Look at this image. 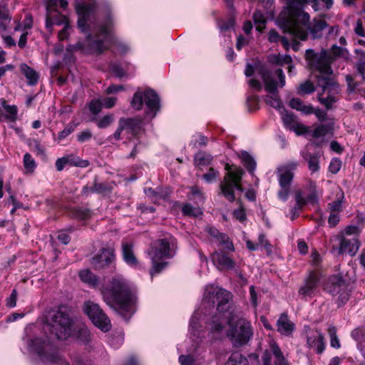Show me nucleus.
<instances>
[{
	"label": "nucleus",
	"instance_id": "obj_56",
	"mask_svg": "<svg viewBox=\"0 0 365 365\" xmlns=\"http://www.w3.org/2000/svg\"><path fill=\"white\" fill-rule=\"evenodd\" d=\"M341 167V162L338 158H334L331 160L329 166V171L333 174H336Z\"/></svg>",
	"mask_w": 365,
	"mask_h": 365
},
{
	"label": "nucleus",
	"instance_id": "obj_28",
	"mask_svg": "<svg viewBox=\"0 0 365 365\" xmlns=\"http://www.w3.org/2000/svg\"><path fill=\"white\" fill-rule=\"evenodd\" d=\"M272 245L269 243L264 234H260L257 241L255 243H252V251L264 248L268 256L272 254Z\"/></svg>",
	"mask_w": 365,
	"mask_h": 365
},
{
	"label": "nucleus",
	"instance_id": "obj_4",
	"mask_svg": "<svg viewBox=\"0 0 365 365\" xmlns=\"http://www.w3.org/2000/svg\"><path fill=\"white\" fill-rule=\"evenodd\" d=\"M113 21L108 15L103 22L99 24L87 38L88 45L92 53L101 54L113 46H116L118 51L125 53L128 51L127 45L119 42L113 34Z\"/></svg>",
	"mask_w": 365,
	"mask_h": 365
},
{
	"label": "nucleus",
	"instance_id": "obj_39",
	"mask_svg": "<svg viewBox=\"0 0 365 365\" xmlns=\"http://www.w3.org/2000/svg\"><path fill=\"white\" fill-rule=\"evenodd\" d=\"M81 279L91 286L95 287L98 283V278L88 269H84L79 272Z\"/></svg>",
	"mask_w": 365,
	"mask_h": 365
},
{
	"label": "nucleus",
	"instance_id": "obj_12",
	"mask_svg": "<svg viewBox=\"0 0 365 365\" xmlns=\"http://www.w3.org/2000/svg\"><path fill=\"white\" fill-rule=\"evenodd\" d=\"M330 251L336 255L349 253L354 255L359 248V242L356 236L344 237L343 235H335L330 238Z\"/></svg>",
	"mask_w": 365,
	"mask_h": 365
},
{
	"label": "nucleus",
	"instance_id": "obj_38",
	"mask_svg": "<svg viewBox=\"0 0 365 365\" xmlns=\"http://www.w3.org/2000/svg\"><path fill=\"white\" fill-rule=\"evenodd\" d=\"M212 157L205 152H198L194 158L195 164L197 166H207L210 164Z\"/></svg>",
	"mask_w": 365,
	"mask_h": 365
},
{
	"label": "nucleus",
	"instance_id": "obj_42",
	"mask_svg": "<svg viewBox=\"0 0 365 365\" xmlns=\"http://www.w3.org/2000/svg\"><path fill=\"white\" fill-rule=\"evenodd\" d=\"M252 20L256 24V30L262 32L265 29V24L267 22L266 18L259 11H255L252 16Z\"/></svg>",
	"mask_w": 365,
	"mask_h": 365
},
{
	"label": "nucleus",
	"instance_id": "obj_53",
	"mask_svg": "<svg viewBox=\"0 0 365 365\" xmlns=\"http://www.w3.org/2000/svg\"><path fill=\"white\" fill-rule=\"evenodd\" d=\"M266 101L273 108H281L282 107V102L277 94H273V96H268L267 97Z\"/></svg>",
	"mask_w": 365,
	"mask_h": 365
},
{
	"label": "nucleus",
	"instance_id": "obj_9",
	"mask_svg": "<svg viewBox=\"0 0 365 365\" xmlns=\"http://www.w3.org/2000/svg\"><path fill=\"white\" fill-rule=\"evenodd\" d=\"M297 165L298 163L297 162H290L277 168L276 173L280 186L277 196L284 202L287 200L289 195L291 185L294 176V170Z\"/></svg>",
	"mask_w": 365,
	"mask_h": 365
},
{
	"label": "nucleus",
	"instance_id": "obj_62",
	"mask_svg": "<svg viewBox=\"0 0 365 365\" xmlns=\"http://www.w3.org/2000/svg\"><path fill=\"white\" fill-rule=\"evenodd\" d=\"M91 137H92L91 132L88 130H83L78 134L77 140L80 143H83L85 141L90 140L91 138Z\"/></svg>",
	"mask_w": 365,
	"mask_h": 365
},
{
	"label": "nucleus",
	"instance_id": "obj_32",
	"mask_svg": "<svg viewBox=\"0 0 365 365\" xmlns=\"http://www.w3.org/2000/svg\"><path fill=\"white\" fill-rule=\"evenodd\" d=\"M304 159L307 162L309 169L312 172H317L319 170V155L306 153L303 154Z\"/></svg>",
	"mask_w": 365,
	"mask_h": 365
},
{
	"label": "nucleus",
	"instance_id": "obj_43",
	"mask_svg": "<svg viewBox=\"0 0 365 365\" xmlns=\"http://www.w3.org/2000/svg\"><path fill=\"white\" fill-rule=\"evenodd\" d=\"M182 212L184 215L190 217H198L202 214V212L199 207H193L190 203L183 205L182 207Z\"/></svg>",
	"mask_w": 365,
	"mask_h": 365
},
{
	"label": "nucleus",
	"instance_id": "obj_22",
	"mask_svg": "<svg viewBox=\"0 0 365 365\" xmlns=\"http://www.w3.org/2000/svg\"><path fill=\"white\" fill-rule=\"evenodd\" d=\"M123 121V129L132 136H136L142 130L143 120L136 118H120L118 122Z\"/></svg>",
	"mask_w": 365,
	"mask_h": 365
},
{
	"label": "nucleus",
	"instance_id": "obj_40",
	"mask_svg": "<svg viewBox=\"0 0 365 365\" xmlns=\"http://www.w3.org/2000/svg\"><path fill=\"white\" fill-rule=\"evenodd\" d=\"M324 93V91H323ZM325 92H328V96L326 98L322 97V94H319L318 100L319 101L324 105L327 109H331L334 103L336 101V98L334 97V94L338 93L339 92V87L338 86V91L336 93L329 92L328 91H325Z\"/></svg>",
	"mask_w": 365,
	"mask_h": 365
},
{
	"label": "nucleus",
	"instance_id": "obj_21",
	"mask_svg": "<svg viewBox=\"0 0 365 365\" xmlns=\"http://www.w3.org/2000/svg\"><path fill=\"white\" fill-rule=\"evenodd\" d=\"M354 68L356 70L357 74L360 75L361 80L356 81L354 76L346 75V81L348 86V91L350 93L354 92L357 87L365 82V66L358 60L354 63Z\"/></svg>",
	"mask_w": 365,
	"mask_h": 365
},
{
	"label": "nucleus",
	"instance_id": "obj_14",
	"mask_svg": "<svg viewBox=\"0 0 365 365\" xmlns=\"http://www.w3.org/2000/svg\"><path fill=\"white\" fill-rule=\"evenodd\" d=\"M176 240L172 237L156 240L152 245L148 255L151 259L171 258L175 255Z\"/></svg>",
	"mask_w": 365,
	"mask_h": 365
},
{
	"label": "nucleus",
	"instance_id": "obj_41",
	"mask_svg": "<svg viewBox=\"0 0 365 365\" xmlns=\"http://www.w3.org/2000/svg\"><path fill=\"white\" fill-rule=\"evenodd\" d=\"M27 145L31 151L36 153L37 155L45 156V148L36 139H29Z\"/></svg>",
	"mask_w": 365,
	"mask_h": 365
},
{
	"label": "nucleus",
	"instance_id": "obj_55",
	"mask_svg": "<svg viewBox=\"0 0 365 365\" xmlns=\"http://www.w3.org/2000/svg\"><path fill=\"white\" fill-rule=\"evenodd\" d=\"M309 185H310V187L312 189V192L307 196V203L309 202V203H312L314 205L315 203H317V202H318V197H317L316 190H315L316 184L314 182H310Z\"/></svg>",
	"mask_w": 365,
	"mask_h": 365
},
{
	"label": "nucleus",
	"instance_id": "obj_17",
	"mask_svg": "<svg viewBox=\"0 0 365 365\" xmlns=\"http://www.w3.org/2000/svg\"><path fill=\"white\" fill-rule=\"evenodd\" d=\"M299 24V28L302 31L306 32L307 37L308 32L312 35V38H320L323 36V31L328 26L327 21L323 19L314 18L312 22L309 21L306 24ZM307 38L305 39L307 40Z\"/></svg>",
	"mask_w": 365,
	"mask_h": 365
},
{
	"label": "nucleus",
	"instance_id": "obj_5",
	"mask_svg": "<svg viewBox=\"0 0 365 365\" xmlns=\"http://www.w3.org/2000/svg\"><path fill=\"white\" fill-rule=\"evenodd\" d=\"M33 349L41 361L56 365H88V360L78 353L72 355L69 361L65 359L48 341L36 338L31 341Z\"/></svg>",
	"mask_w": 365,
	"mask_h": 365
},
{
	"label": "nucleus",
	"instance_id": "obj_48",
	"mask_svg": "<svg viewBox=\"0 0 365 365\" xmlns=\"http://www.w3.org/2000/svg\"><path fill=\"white\" fill-rule=\"evenodd\" d=\"M114 120V116L112 114L106 115L98 120H97L96 124L98 128H106L108 127Z\"/></svg>",
	"mask_w": 365,
	"mask_h": 365
},
{
	"label": "nucleus",
	"instance_id": "obj_16",
	"mask_svg": "<svg viewBox=\"0 0 365 365\" xmlns=\"http://www.w3.org/2000/svg\"><path fill=\"white\" fill-rule=\"evenodd\" d=\"M231 297L230 292L214 287L212 285H208L206 287L205 293V300L212 302V304L217 303V311L222 312V306L226 304Z\"/></svg>",
	"mask_w": 365,
	"mask_h": 365
},
{
	"label": "nucleus",
	"instance_id": "obj_18",
	"mask_svg": "<svg viewBox=\"0 0 365 365\" xmlns=\"http://www.w3.org/2000/svg\"><path fill=\"white\" fill-rule=\"evenodd\" d=\"M320 280L319 273L317 271L309 272L305 279L304 285L299 289V294L303 297H312Z\"/></svg>",
	"mask_w": 365,
	"mask_h": 365
},
{
	"label": "nucleus",
	"instance_id": "obj_34",
	"mask_svg": "<svg viewBox=\"0 0 365 365\" xmlns=\"http://www.w3.org/2000/svg\"><path fill=\"white\" fill-rule=\"evenodd\" d=\"M23 165L25 169V173L31 174L37 167L34 158L29 153L24 154L23 158Z\"/></svg>",
	"mask_w": 365,
	"mask_h": 365
},
{
	"label": "nucleus",
	"instance_id": "obj_60",
	"mask_svg": "<svg viewBox=\"0 0 365 365\" xmlns=\"http://www.w3.org/2000/svg\"><path fill=\"white\" fill-rule=\"evenodd\" d=\"M195 139L192 141L195 147L205 146L207 145V138L200 134L194 136Z\"/></svg>",
	"mask_w": 365,
	"mask_h": 365
},
{
	"label": "nucleus",
	"instance_id": "obj_57",
	"mask_svg": "<svg viewBox=\"0 0 365 365\" xmlns=\"http://www.w3.org/2000/svg\"><path fill=\"white\" fill-rule=\"evenodd\" d=\"M282 120L286 126H288L289 128L295 123V117L289 114L287 111L284 110V113L282 114Z\"/></svg>",
	"mask_w": 365,
	"mask_h": 365
},
{
	"label": "nucleus",
	"instance_id": "obj_24",
	"mask_svg": "<svg viewBox=\"0 0 365 365\" xmlns=\"http://www.w3.org/2000/svg\"><path fill=\"white\" fill-rule=\"evenodd\" d=\"M213 263L220 270L231 269L234 267V261L223 252H215L212 255Z\"/></svg>",
	"mask_w": 365,
	"mask_h": 365
},
{
	"label": "nucleus",
	"instance_id": "obj_13",
	"mask_svg": "<svg viewBox=\"0 0 365 365\" xmlns=\"http://www.w3.org/2000/svg\"><path fill=\"white\" fill-rule=\"evenodd\" d=\"M83 311L93 324L101 331L106 332L111 329V323L108 316L98 304L87 301L83 304Z\"/></svg>",
	"mask_w": 365,
	"mask_h": 365
},
{
	"label": "nucleus",
	"instance_id": "obj_11",
	"mask_svg": "<svg viewBox=\"0 0 365 365\" xmlns=\"http://www.w3.org/2000/svg\"><path fill=\"white\" fill-rule=\"evenodd\" d=\"M143 99L148 110V114H151V117L154 118L160 108L158 95L152 89L146 90L143 94L140 91L135 92L131 101V106L137 110H140Z\"/></svg>",
	"mask_w": 365,
	"mask_h": 365
},
{
	"label": "nucleus",
	"instance_id": "obj_61",
	"mask_svg": "<svg viewBox=\"0 0 365 365\" xmlns=\"http://www.w3.org/2000/svg\"><path fill=\"white\" fill-rule=\"evenodd\" d=\"M192 195L197 197L199 202H204V196L203 193L200 190V189L197 186H192L190 188Z\"/></svg>",
	"mask_w": 365,
	"mask_h": 365
},
{
	"label": "nucleus",
	"instance_id": "obj_52",
	"mask_svg": "<svg viewBox=\"0 0 365 365\" xmlns=\"http://www.w3.org/2000/svg\"><path fill=\"white\" fill-rule=\"evenodd\" d=\"M59 5L61 8L66 9L68 3L66 0H48L46 3V8L48 11H52L54 6Z\"/></svg>",
	"mask_w": 365,
	"mask_h": 365
},
{
	"label": "nucleus",
	"instance_id": "obj_51",
	"mask_svg": "<svg viewBox=\"0 0 365 365\" xmlns=\"http://www.w3.org/2000/svg\"><path fill=\"white\" fill-rule=\"evenodd\" d=\"M217 25L220 31L223 32L232 29L235 25V21L232 18L229 19L227 21L220 20L217 22Z\"/></svg>",
	"mask_w": 365,
	"mask_h": 365
},
{
	"label": "nucleus",
	"instance_id": "obj_10",
	"mask_svg": "<svg viewBox=\"0 0 365 365\" xmlns=\"http://www.w3.org/2000/svg\"><path fill=\"white\" fill-rule=\"evenodd\" d=\"M259 75L264 84L266 91L271 94H277V82L271 76L270 71L260 61H255L252 63V89L260 91L262 85L259 81L255 78Z\"/></svg>",
	"mask_w": 365,
	"mask_h": 365
},
{
	"label": "nucleus",
	"instance_id": "obj_26",
	"mask_svg": "<svg viewBox=\"0 0 365 365\" xmlns=\"http://www.w3.org/2000/svg\"><path fill=\"white\" fill-rule=\"evenodd\" d=\"M277 331L282 334L289 336L294 331V324L289 319L287 313H282L277 322Z\"/></svg>",
	"mask_w": 365,
	"mask_h": 365
},
{
	"label": "nucleus",
	"instance_id": "obj_23",
	"mask_svg": "<svg viewBox=\"0 0 365 365\" xmlns=\"http://www.w3.org/2000/svg\"><path fill=\"white\" fill-rule=\"evenodd\" d=\"M307 342L309 347L314 349L317 354H322L324 350V338L317 330L307 336Z\"/></svg>",
	"mask_w": 365,
	"mask_h": 365
},
{
	"label": "nucleus",
	"instance_id": "obj_3",
	"mask_svg": "<svg viewBox=\"0 0 365 365\" xmlns=\"http://www.w3.org/2000/svg\"><path fill=\"white\" fill-rule=\"evenodd\" d=\"M305 60L309 68L317 71L320 75L317 76V82L322 91L336 93L338 91V83L334 78L330 77L333 73L331 64L334 61V56L327 50L315 53L309 48L305 52Z\"/></svg>",
	"mask_w": 365,
	"mask_h": 365
},
{
	"label": "nucleus",
	"instance_id": "obj_19",
	"mask_svg": "<svg viewBox=\"0 0 365 365\" xmlns=\"http://www.w3.org/2000/svg\"><path fill=\"white\" fill-rule=\"evenodd\" d=\"M115 259L114 246H108L100 250L99 253L93 258V264L98 267H104L112 264Z\"/></svg>",
	"mask_w": 365,
	"mask_h": 365
},
{
	"label": "nucleus",
	"instance_id": "obj_2",
	"mask_svg": "<svg viewBox=\"0 0 365 365\" xmlns=\"http://www.w3.org/2000/svg\"><path fill=\"white\" fill-rule=\"evenodd\" d=\"M101 292L104 302L124 317L135 312L138 301L136 292L122 276L113 277L110 287H103Z\"/></svg>",
	"mask_w": 365,
	"mask_h": 365
},
{
	"label": "nucleus",
	"instance_id": "obj_30",
	"mask_svg": "<svg viewBox=\"0 0 365 365\" xmlns=\"http://www.w3.org/2000/svg\"><path fill=\"white\" fill-rule=\"evenodd\" d=\"M351 336L359 342L360 350L365 358V329L356 328L351 331Z\"/></svg>",
	"mask_w": 365,
	"mask_h": 365
},
{
	"label": "nucleus",
	"instance_id": "obj_37",
	"mask_svg": "<svg viewBox=\"0 0 365 365\" xmlns=\"http://www.w3.org/2000/svg\"><path fill=\"white\" fill-rule=\"evenodd\" d=\"M66 159L67 160L68 165L80 167V168H86L89 165V161L87 160L81 159L79 157L70 154L65 155Z\"/></svg>",
	"mask_w": 365,
	"mask_h": 365
},
{
	"label": "nucleus",
	"instance_id": "obj_8",
	"mask_svg": "<svg viewBox=\"0 0 365 365\" xmlns=\"http://www.w3.org/2000/svg\"><path fill=\"white\" fill-rule=\"evenodd\" d=\"M227 322L230 325L228 336L234 345L241 346L247 344L251 336L250 322L235 315H232Z\"/></svg>",
	"mask_w": 365,
	"mask_h": 365
},
{
	"label": "nucleus",
	"instance_id": "obj_35",
	"mask_svg": "<svg viewBox=\"0 0 365 365\" xmlns=\"http://www.w3.org/2000/svg\"><path fill=\"white\" fill-rule=\"evenodd\" d=\"M11 19V16L8 9L4 6H0V32L5 31L7 29Z\"/></svg>",
	"mask_w": 365,
	"mask_h": 365
},
{
	"label": "nucleus",
	"instance_id": "obj_49",
	"mask_svg": "<svg viewBox=\"0 0 365 365\" xmlns=\"http://www.w3.org/2000/svg\"><path fill=\"white\" fill-rule=\"evenodd\" d=\"M103 103L98 99L92 100L88 104V108L93 115L98 114L102 109Z\"/></svg>",
	"mask_w": 365,
	"mask_h": 365
},
{
	"label": "nucleus",
	"instance_id": "obj_27",
	"mask_svg": "<svg viewBox=\"0 0 365 365\" xmlns=\"http://www.w3.org/2000/svg\"><path fill=\"white\" fill-rule=\"evenodd\" d=\"M19 68L26 78L28 85L33 86L38 83L39 75L34 69L24 63L20 64Z\"/></svg>",
	"mask_w": 365,
	"mask_h": 365
},
{
	"label": "nucleus",
	"instance_id": "obj_15",
	"mask_svg": "<svg viewBox=\"0 0 365 365\" xmlns=\"http://www.w3.org/2000/svg\"><path fill=\"white\" fill-rule=\"evenodd\" d=\"M324 289L332 295L339 294L337 304L339 307L344 305L349 300L348 285L341 276L334 275L329 277Z\"/></svg>",
	"mask_w": 365,
	"mask_h": 365
},
{
	"label": "nucleus",
	"instance_id": "obj_58",
	"mask_svg": "<svg viewBox=\"0 0 365 365\" xmlns=\"http://www.w3.org/2000/svg\"><path fill=\"white\" fill-rule=\"evenodd\" d=\"M64 26H63V29L60 31L58 34V38L59 39V41H63L65 39H66L68 36H69V33H68V29L70 28V25H69V23L68 22V21L66 20V19L64 18Z\"/></svg>",
	"mask_w": 365,
	"mask_h": 365
},
{
	"label": "nucleus",
	"instance_id": "obj_64",
	"mask_svg": "<svg viewBox=\"0 0 365 365\" xmlns=\"http://www.w3.org/2000/svg\"><path fill=\"white\" fill-rule=\"evenodd\" d=\"M179 362L181 365H194V359L190 355H181L179 357Z\"/></svg>",
	"mask_w": 365,
	"mask_h": 365
},
{
	"label": "nucleus",
	"instance_id": "obj_36",
	"mask_svg": "<svg viewBox=\"0 0 365 365\" xmlns=\"http://www.w3.org/2000/svg\"><path fill=\"white\" fill-rule=\"evenodd\" d=\"M225 365H250L249 361L242 354L235 352L231 354Z\"/></svg>",
	"mask_w": 365,
	"mask_h": 365
},
{
	"label": "nucleus",
	"instance_id": "obj_44",
	"mask_svg": "<svg viewBox=\"0 0 365 365\" xmlns=\"http://www.w3.org/2000/svg\"><path fill=\"white\" fill-rule=\"evenodd\" d=\"M76 337L82 342L86 343L90 341L91 334L87 327L84 325H81L77 330Z\"/></svg>",
	"mask_w": 365,
	"mask_h": 365
},
{
	"label": "nucleus",
	"instance_id": "obj_50",
	"mask_svg": "<svg viewBox=\"0 0 365 365\" xmlns=\"http://www.w3.org/2000/svg\"><path fill=\"white\" fill-rule=\"evenodd\" d=\"M328 332L330 335L331 338V346L333 348L339 349L340 347V342L336 335V329L335 327H329L328 329Z\"/></svg>",
	"mask_w": 365,
	"mask_h": 365
},
{
	"label": "nucleus",
	"instance_id": "obj_7",
	"mask_svg": "<svg viewBox=\"0 0 365 365\" xmlns=\"http://www.w3.org/2000/svg\"><path fill=\"white\" fill-rule=\"evenodd\" d=\"M225 168L227 173L225 175L223 181L220 183V190L227 200L233 202L235 199V190H242L240 181L243 170L240 168L230 165L228 163L225 165Z\"/></svg>",
	"mask_w": 365,
	"mask_h": 365
},
{
	"label": "nucleus",
	"instance_id": "obj_63",
	"mask_svg": "<svg viewBox=\"0 0 365 365\" xmlns=\"http://www.w3.org/2000/svg\"><path fill=\"white\" fill-rule=\"evenodd\" d=\"M295 198H296V202H297L296 205L297 206L302 207L307 203V198H304L302 196V192L301 190L296 191Z\"/></svg>",
	"mask_w": 365,
	"mask_h": 365
},
{
	"label": "nucleus",
	"instance_id": "obj_29",
	"mask_svg": "<svg viewBox=\"0 0 365 365\" xmlns=\"http://www.w3.org/2000/svg\"><path fill=\"white\" fill-rule=\"evenodd\" d=\"M70 215L79 220H86L91 217V212L86 208H81L78 207H73L69 209Z\"/></svg>",
	"mask_w": 365,
	"mask_h": 365
},
{
	"label": "nucleus",
	"instance_id": "obj_54",
	"mask_svg": "<svg viewBox=\"0 0 365 365\" xmlns=\"http://www.w3.org/2000/svg\"><path fill=\"white\" fill-rule=\"evenodd\" d=\"M239 157L242 161L245 163L246 168L248 172H251V155L246 151H240Z\"/></svg>",
	"mask_w": 365,
	"mask_h": 365
},
{
	"label": "nucleus",
	"instance_id": "obj_31",
	"mask_svg": "<svg viewBox=\"0 0 365 365\" xmlns=\"http://www.w3.org/2000/svg\"><path fill=\"white\" fill-rule=\"evenodd\" d=\"M110 190V187L108 185L95 182L92 187H83L82 192L83 195H88L93 192L104 193Z\"/></svg>",
	"mask_w": 365,
	"mask_h": 365
},
{
	"label": "nucleus",
	"instance_id": "obj_33",
	"mask_svg": "<svg viewBox=\"0 0 365 365\" xmlns=\"http://www.w3.org/2000/svg\"><path fill=\"white\" fill-rule=\"evenodd\" d=\"M270 346L271 351L274 356V364H275V365H289L284 358L280 348L275 342H273Z\"/></svg>",
	"mask_w": 365,
	"mask_h": 365
},
{
	"label": "nucleus",
	"instance_id": "obj_20",
	"mask_svg": "<svg viewBox=\"0 0 365 365\" xmlns=\"http://www.w3.org/2000/svg\"><path fill=\"white\" fill-rule=\"evenodd\" d=\"M76 9L79 16L78 26L83 32H85L90 16L95 10V5L93 4H78Z\"/></svg>",
	"mask_w": 365,
	"mask_h": 365
},
{
	"label": "nucleus",
	"instance_id": "obj_59",
	"mask_svg": "<svg viewBox=\"0 0 365 365\" xmlns=\"http://www.w3.org/2000/svg\"><path fill=\"white\" fill-rule=\"evenodd\" d=\"M328 132V129L326 125H322L318 126L313 130L312 136L314 138H320L327 135Z\"/></svg>",
	"mask_w": 365,
	"mask_h": 365
},
{
	"label": "nucleus",
	"instance_id": "obj_1",
	"mask_svg": "<svg viewBox=\"0 0 365 365\" xmlns=\"http://www.w3.org/2000/svg\"><path fill=\"white\" fill-rule=\"evenodd\" d=\"M288 15L280 16V23L285 32L292 34L302 41L307 38L306 32L299 28V23L306 24L310 19L308 13L304 11L307 4H312L314 11H319L323 7L329 9L333 5V0H285Z\"/></svg>",
	"mask_w": 365,
	"mask_h": 365
},
{
	"label": "nucleus",
	"instance_id": "obj_25",
	"mask_svg": "<svg viewBox=\"0 0 365 365\" xmlns=\"http://www.w3.org/2000/svg\"><path fill=\"white\" fill-rule=\"evenodd\" d=\"M122 255L123 260L130 266L136 267L138 265V259L134 254L133 244L132 242L122 241Z\"/></svg>",
	"mask_w": 365,
	"mask_h": 365
},
{
	"label": "nucleus",
	"instance_id": "obj_47",
	"mask_svg": "<svg viewBox=\"0 0 365 365\" xmlns=\"http://www.w3.org/2000/svg\"><path fill=\"white\" fill-rule=\"evenodd\" d=\"M315 86L313 83L307 80L303 83L300 84L299 87L298 93L310 94L314 92Z\"/></svg>",
	"mask_w": 365,
	"mask_h": 365
},
{
	"label": "nucleus",
	"instance_id": "obj_6",
	"mask_svg": "<svg viewBox=\"0 0 365 365\" xmlns=\"http://www.w3.org/2000/svg\"><path fill=\"white\" fill-rule=\"evenodd\" d=\"M50 331L58 340H66L73 333V323L68 314L61 309L50 313Z\"/></svg>",
	"mask_w": 365,
	"mask_h": 365
},
{
	"label": "nucleus",
	"instance_id": "obj_45",
	"mask_svg": "<svg viewBox=\"0 0 365 365\" xmlns=\"http://www.w3.org/2000/svg\"><path fill=\"white\" fill-rule=\"evenodd\" d=\"M162 259H151L153 263V267L150 270L151 277H153L155 274L160 273L168 265V262H159L160 260Z\"/></svg>",
	"mask_w": 365,
	"mask_h": 365
},
{
	"label": "nucleus",
	"instance_id": "obj_46",
	"mask_svg": "<svg viewBox=\"0 0 365 365\" xmlns=\"http://www.w3.org/2000/svg\"><path fill=\"white\" fill-rule=\"evenodd\" d=\"M218 242L220 243V245H221L224 250L228 251H234L233 244L230 240V238L227 235L222 234L219 235Z\"/></svg>",
	"mask_w": 365,
	"mask_h": 365
}]
</instances>
